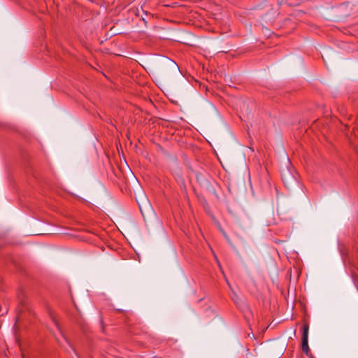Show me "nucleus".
Instances as JSON below:
<instances>
[{"instance_id": "f03ea898", "label": "nucleus", "mask_w": 358, "mask_h": 358, "mask_svg": "<svg viewBox=\"0 0 358 358\" xmlns=\"http://www.w3.org/2000/svg\"><path fill=\"white\" fill-rule=\"evenodd\" d=\"M282 180L285 185L287 187L295 182L294 178L289 172L285 173L282 175Z\"/></svg>"}, {"instance_id": "f257e3e1", "label": "nucleus", "mask_w": 358, "mask_h": 358, "mask_svg": "<svg viewBox=\"0 0 358 358\" xmlns=\"http://www.w3.org/2000/svg\"><path fill=\"white\" fill-rule=\"evenodd\" d=\"M302 341H301V348L303 352L308 355L310 349L308 346V331H309V325L307 323H305L302 326Z\"/></svg>"}]
</instances>
